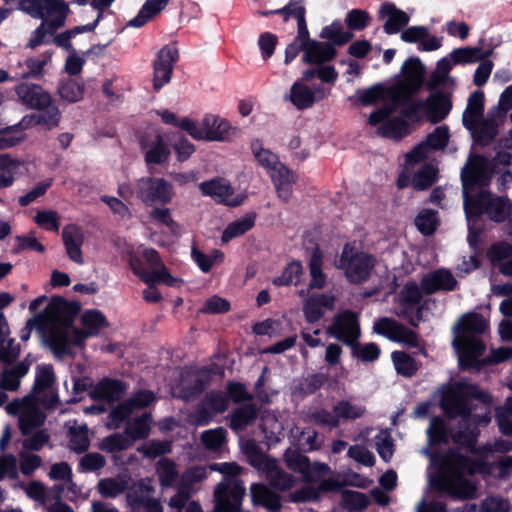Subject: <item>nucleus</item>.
Segmentation results:
<instances>
[{
	"label": "nucleus",
	"mask_w": 512,
	"mask_h": 512,
	"mask_svg": "<svg viewBox=\"0 0 512 512\" xmlns=\"http://www.w3.org/2000/svg\"><path fill=\"white\" fill-rule=\"evenodd\" d=\"M137 197L145 203L168 204L174 192L172 184L163 178L143 177L136 184Z\"/></svg>",
	"instance_id": "nucleus-15"
},
{
	"label": "nucleus",
	"mask_w": 512,
	"mask_h": 512,
	"mask_svg": "<svg viewBox=\"0 0 512 512\" xmlns=\"http://www.w3.org/2000/svg\"><path fill=\"white\" fill-rule=\"evenodd\" d=\"M303 62L309 64L320 65L332 60L336 56L334 47L325 42H306L305 48L302 50Z\"/></svg>",
	"instance_id": "nucleus-33"
},
{
	"label": "nucleus",
	"mask_w": 512,
	"mask_h": 512,
	"mask_svg": "<svg viewBox=\"0 0 512 512\" xmlns=\"http://www.w3.org/2000/svg\"><path fill=\"white\" fill-rule=\"evenodd\" d=\"M76 309L60 297L53 298L31 323L41 322L50 348L56 356L72 354L74 348H81L90 337H97L110 326L103 312L97 309H87L80 315L81 329L73 326Z\"/></svg>",
	"instance_id": "nucleus-2"
},
{
	"label": "nucleus",
	"mask_w": 512,
	"mask_h": 512,
	"mask_svg": "<svg viewBox=\"0 0 512 512\" xmlns=\"http://www.w3.org/2000/svg\"><path fill=\"white\" fill-rule=\"evenodd\" d=\"M320 36L337 45H343L352 39V34L343 29L341 22L336 21L324 27Z\"/></svg>",
	"instance_id": "nucleus-55"
},
{
	"label": "nucleus",
	"mask_w": 512,
	"mask_h": 512,
	"mask_svg": "<svg viewBox=\"0 0 512 512\" xmlns=\"http://www.w3.org/2000/svg\"><path fill=\"white\" fill-rule=\"evenodd\" d=\"M455 65L452 58H442L437 62L436 68L432 73L428 87L430 89H434L440 86H448L453 84V80L449 76V72L452 67Z\"/></svg>",
	"instance_id": "nucleus-42"
},
{
	"label": "nucleus",
	"mask_w": 512,
	"mask_h": 512,
	"mask_svg": "<svg viewBox=\"0 0 512 512\" xmlns=\"http://www.w3.org/2000/svg\"><path fill=\"white\" fill-rule=\"evenodd\" d=\"M326 95V90L321 85L311 88L303 81H295L284 99L290 101L295 108L303 110L312 107Z\"/></svg>",
	"instance_id": "nucleus-21"
},
{
	"label": "nucleus",
	"mask_w": 512,
	"mask_h": 512,
	"mask_svg": "<svg viewBox=\"0 0 512 512\" xmlns=\"http://www.w3.org/2000/svg\"><path fill=\"white\" fill-rule=\"evenodd\" d=\"M250 493L254 505L263 506L270 511H276L281 507L279 496L263 484H253Z\"/></svg>",
	"instance_id": "nucleus-38"
},
{
	"label": "nucleus",
	"mask_w": 512,
	"mask_h": 512,
	"mask_svg": "<svg viewBox=\"0 0 512 512\" xmlns=\"http://www.w3.org/2000/svg\"><path fill=\"white\" fill-rule=\"evenodd\" d=\"M132 446L131 438L123 433H114L101 440L99 449L108 453H116Z\"/></svg>",
	"instance_id": "nucleus-48"
},
{
	"label": "nucleus",
	"mask_w": 512,
	"mask_h": 512,
	"mask_svg": "<svg viewBox=\"0 0 512 512\" xmlns=\"http://www.w3.org/2000/svg\"><path fill=\"white\" fill-rule=\"evenodd\" d=\"M257 412L253 405L248 404L238 408L231 417L232 429L239 431L256 418Z\"/></svg>",
	"instance_id": "nucleus-59"
},
{
	"label": "nucleus",
	"mask_w": 512,
	"mask_h": 512,
	"mask_svg": "<svg viewBox=\"0 0 512 512\" xmlns=\"http://www.w3.org/2000/svg\"><path fill=\"white\" fill-rule=\"evenodd\" d=\"M54 490L74 503L86 500L89 496L88 493L83 491L82 486L73 480V477L64 483L56 484Z\"/></svg>",
	"instance_id": "nucleus-52"
},
{
	"label": "nucleus",
	"mask_w": 512,
	"mask_h": 512,
	"mask_svg": "<svg viewBox=\"0 0 512 512\" xmlns=\"http://www.w3.org/2000/svg\"><path fill=\"white\" fill-rule=\"evenodd\" d=\"M179 51L175 44L163 46L157 53L153 62V87L161 89L171 80L175 63L178 61Z\"/></svg>",
	"instance_id": "nucleus-16"
},
{
	"label": "nucleus",
	"mask_w": 512,
	"mask_h": 512,
	"mask_svg": "<svg viewBox=\"0 0 512 512\" xmlns=\"http://www.w3.org/2000/svg\"><path fill=\"white\" fill-rule=\"evenodd\" d=\"M504 119H498L493 115L491 110L487 116L478 120L473 128H467L473 135L474 139L481 145H486L492 141L498 134L499 127L503 124Z\"/></svg>",
	"instance_id": "nucleus-29"
},
{
	"label": "nucleus",
	"mask_w": 512,
	"mask_h": 512,
	"mask_svg": "<svg viewBox=\"0 0 512 512\" xmlns=\"http://www.w3.org/2000/svg\"><path fill=\"white\" fill-rule=\"evenodd\" d=\"M169 0H147L138 14L129 20L127 26L139 28L150 21L155 15L160 13L168 4Z\"/></svg>",
	"instance_id": "nucleus-39"
},
{
	"label": "nucleus",
	"mask_w": 512,
	"mask_h": 512,
	"mask_svg": "<svg viewBox=\"0 0 512 512\" xmlns=\"http://www.w3.org/2000/svg\"><path fill=\"white\" fill-rule=\"evenodd\" d=\"M10 415H19V427L25 436L23 447L27 450L38 451L49 440L48 433L40 429L45 422V414L31 402L13 401L6 406Z\"/></svg>",
	"instance_id": "nucleus-7"
},
{
	"label": "nucleus",
	"mask_w": 512,
	"mask_h": 512,
	"mask_svg": "<svg viewBox=\"0 0 512 512\" xmlns=\"http://www.w3.org/2000/svg\"><path fill=\"white\" fill-rule=\"evenodd\" d=\"M398 300L402 306L395 313L408 318L409 314L416 308L421 300V291L416 283H407L401 290Z\"/></svg>",
	"instance_id": "nucleus-37"
},
{
	"label": "nucleus",
	"mask_w": 512,
	"mask_h": 512,
	"mask_svg": "<svg viewBox=\"0 0 512 512\" xmlns=\"http://www.w3.org/2000/svg\"><path fill=\"white\" fill-rule=\"evenodd\" d=\"M490 261L498 265L501 273L512 276V245L507 242L494 244L488 251Z\"/></svg>",
	"instance_id": "nucleus-34"
},
{
	"label": "nucleus",
	"mask_w": 512,
	"mask_h": 512,
	"mask_svg": "<svg viewBox=\"0 0 512 512\" xmlns=\"http://www.w3.org/2000/svg\"><path fill=\"white\" fill-rule=\"evenodd\" d=\"M388 107L378 109L370 114L369 124L378 126V132L384 137L400 139L409 134V124L402 117H392Z\"/></svg>",
	"instance_id": "nucleus-17"
},
{
	"label": "nucleus",
	"mask_w": 512,
	"mask_h": 512,
	"mask_svg": "<svg viewBox=\"0 0 512 512\" xmlns=\"http://www.w3.org/2000/svg\"><path fill=\"white\" fill-rule=\"evenodd\" d=\"M490 396L481 391L478 386L466 382L455 384L447 390L441 400V407L450 418L461 417V426L457 432L450 433L444 421L435 417L430 421L427 435L431 444L446 443L451 437L453 442L468 448L475 456V460L488 461L493 451L507 452L512 444L506 441H497L493 446L476 449V439L479 435L478 425L490 422V411L487 405Z\"/></svg>",
	"instance_id": "nucleus-1"
},
{
	"label": "nucleus",
	"mask_w": 512,
	"mask_h": 512,
	"mask_svg": "<svg viewBox=\"0 0 512 512\" xmlns=\"http://www.w3.org/2000/svg\"><path fill=\"white\" fill-rule=\"evenodd\" d=\"M38 110L40 111L39 113L29 118H23L19 125L0 131V150L15 146L21 142L25 137L22 129L30 125H43L48 130L54 129L59 125L61 113L52 101L47 106Z\"/></svg>",
	"instance_id": "nucleus-10"
},
{
	"label": "nucleus",
	"mask_w": 512,
	"mask_h": 512,
	"mask_svg": "<svg viewBox=\"0 0 512 512\" xmlns=\"http://www.w3.org/2000/svg\"><path fill=\"white\" fill-rule=\"evenodd\" d=\"M59 96L66 102L75 103L84 96V85L75 81L67 80L61 83L58 88Z\"/></svg>",
	"instance_id": "nucleus-56"
},
{
	"label": "nucleus",
	"mask_w": 512,
	"mask_h": 512,
	"mask_svg": "<svg viewBox=\"0 0 512 512\" xmlns=\"http://www.w3.org/2000/svg\"><path fill=\"white\" fill-rule=\"evenodd\" d=\"M490 178L491 171L487 160L476 155L470 156L461 172L464 210L469 222L480 214H486L495 222H502L512 212L509 199L492 196L486 190Z\"/></svg>",
	"instance_id": "nucleus-4"
},
{
	"label": "nucleus",
	"mask_w": 512,
	"mask_h": 512,
	"mask_svg": "<svg viewBox=\"0 0 512 512\" xmlns=\"http://www.w3.org/2000/svg\"><path fill=\"white\" fill-rule=\"evenodd\" d=\"M19 101L33 109H42L51 102L50 95L39 85L23 83L16 87Z\"/></svg>",
	"instance_id": "nucleus-30"
},
{
	"label": "nucleus",
	"mask_w": 512,
	"mask_h": 512,
	"mask_svg": "<svg viewBox=\"0 0 512 512\" xmlns=\"http://www.w3.org/2000/svg\"><path fill=\"white\" fill-rule=\"evenodd\" d=\"M334 413L337 415L338 422L340 420H355L364 415L365 407L348 400H342L335 404Z\"/></svg>",
	"instance_id": "nucleus-51"
},
{
	"label": "nucleus",
	"mask_w": 512,
	"mask_h": 512,
	"mask_svg": "<svg viewBox=\"0 0 512 512\" xmlns=\"http://www.w3.org/2000/svg\"><path fill=\"white\" fill-rule=\"evenodd\" d=\"M156 472L161 485L164 487L172 485L177 477V471L174 462L167 458H162L158 461Z\"/></svg>",
	"instance_id": "nucleus-64"
},
{
	"label": "nucleus",
	"mask_w": 512,
	"mask_h": 512,
	"mask_svg": "<svg viewBox=\"0 0 512 512\" xmlns=\"http://www.w3.org/2000/svg\"><path fill=\"white\" fill-rule=\"evenodd\" d=\"M493 171L502 176L503 182H512V154L499 152L494 159Z\"/></svg>",
	"instance_id": "nucleus-63"
},
{
	"label": "nucleus",
	"mask_w": 512,
	"mask_h": 512,
	"mask_svg": "<svg viewBox=\"0 0 512 512\" xmlns=\"http://www.w3.org/2000/svg\"><path fill=\"white\" fill-rule=\"evenodd\" d=\"M488 328L487 320L477 313L463 315L453 326L454 338L452 345L456 350L462 367L478 364V359L484 351V346L477 335Z\"/></svg>",
	"instance_id": "nucleus-6"
},
{
	"label": "nucleus",
	"mask_w": 512,
	"mask_h": 512,
	"mask_svg": "<svg viewBox=\"0 0 512 512\" xmlns=\"http://www.w3.org/2000/svg\"><path fill=\"white\" fill-rule=\"evenodd\" d=\"M181 125L197 141L228 142L238 134L237 127L216 114H206L199 121L185 120Z\"/></svg>",
	"instance_id": "nucleus-9"
},
{
	"label": "nucleus",
	"mask_w": 512,
	"mask_h": 512,
	"mask_svg": "<svg viewBox=\"0 0 512 512\" xmlns=\"http://www.w3.org/2000/svg\"><path fill=\"white\" fill-rule=\"evenodd\" d=\"M201 193L212 197L215 201L230 205H240L246 198V194L236 193L230 184L224 179H212L199 185Z\"/></svg>",
	"instance_id": "nucleus-20"
},
{
	"label": "nucleus",
	"mask_w": 512,
	"mask_h": 512,
	"mask_svg": "<svg viewBox=\"0 0 512 512\" xmlns=\"http://www.w3.org/2000/svg\"><path fill=\"white\" fill-rule=\"evenodd\" d=\"M491 50L483 51L477 47H465L454 50L450 56L456 63H475L490 56Z\"/></svg>",
	"instance_id": "nucleus-49"
},
{
	"label": "nucleus",
	"mask_w": 512,
	"mask_h": 512,
	"mask_svg": "<svg viewBox=\"0 0 512 512\" xmlns=\"http://www.w3.org/2000/svg\"><path fill=\"white\" fill-rule=\"evenodd\" d=\"M18 9L49 24L51 30L63 27L70 11L64 0H20Z\"/></svg>",
	"instance_id": "nucleus-11"
},
{
	"label": "nucleus",
	"mask_w": 512,
	"mask_h": 512,
	"mask_svg": "<svg viewBox=\"0 0 512 512\" xmlns=\"http://www.w3.org/2000/svg\"><path fill=\"white\" fill-rule=\"evenodd\" d=\"M380 16L385 20L383 29L387 34H396L409 22V16L392 3H384Z\"/></svg>",
	"instance_id": "nucleus-32"
},
{
	"label": "nucleus",
	"mask_w": 512,
	"mask_h": 512,
	"mask_svg": "<svg viewBox=\"0 0 512 512\" xmlns=\"http://www.w3.org/2000/svg\"><path fill=\"white\" fill-rule=\"evenodd\" d=\"M274 184L277 196L288 201L292 195L293 185L296 183L298 176L284 164L270 174Z\"/></svg>",
	"instance_id": "nucleus-31"
},
{
	"label": "nucleus",
	"mask_w": 512,
	"mask_h": 512,
	"mask_svg": "<svg viewBox=\"0 0 512 512\" xmlns=\"http://www.w3.org/2000/svg\"><path fill=\"white\" fill-rule=\"evenodd\" d=\"M373 330L391 341L400 342L411 347L418 345L416 333L407 329L392 318L384 317L375 321Z\"/></svg>",
	"instance_id": "nucleus-23"
},
{
	"label": "nucleus",
	"mask_w": 512,
	"mask_h": 512,
	"mask_svg": "<svg viewBox=\"0 0 512 512\" xmlns=\"http://www.w3.org/2000/svg\"><path fill=\"white\" fill-rule=\"evenodd\" d=\"M250 147L257 163L264 168L269 175L283 165L278 156L271 150L265 148L259 139L252 140Z\"/></svg>",
	"instance_id": "nucleus-36"
},
{
	"label": "nucleus",
	"mask_w": 512,
	"mask_h": 512,
	"mask_svg": "<svg viewBox=\"0 0 512 512\" xmlns=\"http://www.w3.org/2000/svg\"><path fill=\"white\" fill-rule=\"evenodd\" d=\"M144 259L149 263L151 271L143 269L136 261H131L133 272L144 281L148 288L143 291V297L147 302L157 303L162 299L160 292L154 287L156 283H163L167 286H178L180 279L172 276L161 262L159 254L154 249H145Z\"/></svg>",
	"instance_id": "nucleus-8"
},
{
	"label": "nucleus",
	"mask_w": 512,
	"mask_h": 512,
	"mask_svg": "<svg viewBox=\"0 0 512 512\" xmlns=\"http://www.w3.org/2000/svg\"><path fill=\"white\" fill-rule=\"evenodd\" d=\"M54 382L55 376L52 366H38L33 392L21 402L29 401L36 407H39V404L45 407L53 406L57 402V394L53 387Z\"/></svg>",
	"instance_id": "nucleus-14"
},
{
	"label": "nucleus",
	"mask_w": 512,
	"mask_h": 512,
	"mask_svg": "<svg viewBox=\"0 0 512 512\" xmlns=\"http://www.w3.org/2000/svg\"><path fill=\"white\" fill-rule=\"evenodd\" d=\"M327 334L335 339L354 346L360 336V326L357 315L351 311L340 313L327 328Z\"/></svg>",
	"instance_id": "nucleus-18"
},
{
	"label": "nucleus",
	"mask_w": 512,
	"mask_h": 512,
	"mask_svg": "<svg viewBox=\"0 0 512 512\" xmlns=\"http://www.w3.org/2000/svg\"><path fill=\"white\" fill-rule=\"evenodd\" d=\"M374 265L375 259L373 256L350 244L345 245L337 263V267L344 271L345 276L352 283L365 281Z\"/></svg>",
	"instance_id": "nucleus-12"
},
{
	"label": "nucleus",
	"mask_w": 512,
	"mask_h": 512,
	"mask_svg": "<svg viewBox=\"0 0 512 512\" xmlns=\"http://www.w3.org/2000/svg\"><path fill=\"white\" fill-rule=\"evenodd\" d=\"M431 464L437 468L434 478L430 476L440 491L457 499H473L477 496L475 473L507 477L512 475V457H502L497 463L471 460L456 450H450L439 456L431 457Z\"/></svg>",
	"instance_id": "nucleus-3"
},
{
	"label": "nucleus",
	"mask_w": 512,
	"mask_h": 512,
	"mask_svg": "<svg viewBox=\"0 0 512 512\" xmlns=\"http://www.w3.org/2000/svg\"><path fill=\"white\" fill-rule=\"evenodd\" d=\"M250 463L266 474L267 479L273 487L279 490H289L294 487V478L279 469L276 461L269 456L265 454H255L251 456Z\"/></svg>",
	"instance_id": "nucleus-19"
},
{
	"label": "nucleus",
	"mask_w": 512,
	"mask_h": 512,
	"mask_svg": "<svg viewBox=\"0 0 512 512\" xmlns=\"http://www.w3.org/2000/svg\"><path fill=\"white\" fill-rule=\"evenodd\" d=\"M451 107L452 103L447 95L434 92L425 101H419L408 106L405 110V116L417 118L420 113H424L430 122L438 123L449 114Z\"/></svg>",
	"instance_id": "nucleus-13"
},
{
	"label": "nucleus",
	"mask_w": 512,
	"mask_h": 512,
	"mask_svg": "<svg viewBox=\"0 0 512 512\" xmlns=\"http://www.w3.org/2000/svg\"><path fill=\"white\" fill-rule=\"evenodd\" d=\"M449 139V130L447 126L437 127L425 142L420 143L411 152L406 155L407 166H411L424 159L429 158L432 150L444 149Z\"/></svg>",
	"instance_id": "nucleus-22"
},
{
	"label": "nucleus",
	"mask_w": 512,
	"mask_h": 512,
	"mask_svg": "<svg viewBox=\"0 0 512 512\" xmlns=\"http://www.w3.org/2000/svg\"><path fill=\"white\" fill-rule=\"evenodd\" d=\"M151 422L150 414L145 413L128 422L124 432L131 438L132 443L136 440L144 439L150 433Z\"/></svg>",
	"instance_id": "nucleus-44"
},
{
	"label": "nucleus",
	"mask_w": 512,
	"mask_h": 512,
	"mask_svg": "<svg viewBox=\"0 0 512 512\" xmlns=\"http://www.w3.org/2000/svg\"><path fill=\"white\" fill-rule=\"evenodd\" d=\"M436 213L429 209L421 210L415 218V225L423 235H431L438 226Z\"/></svg>",
	"instance_id": "nucleus-57"
},
{
	"label": "nucleus",
	"mask_w": 512,
	"mask_h": 512,
	"mask_svg": "<svg viewBox=\"0 0 512 512\" xmlns=\"http://www.w3.org/2000/svg\"><path fill=\"white\" fill-rule=\"evenodd\" d=\"M335 307V297L331 294H313L303 305V313L310 323L317 322L327 312Z\"/></svg>",
	"instance_id": "nucleus-27"
},
{
	"label": "nucleus",
	"mask_w": 512,
	"mask_h": 512,
	"mask_svg": "<svg viewBox=\"0 0 512 512\" xmlns=\"http://www.w3.org/2000/svg\"><path fill=\"white\" fill-rule=\"evenodd\" d=\"M402 73L396 88L399 96L409 97L423 84L424 66L418 58H410L403 64Z\"/></svg>",
	"instance_id": "nucleus-24"
},
{
	"label": "nucleus",
	"mask_w": 512,
	"mask_h": 512,
	"mask_svg": "<svg viewBox=\"0 0 512 512\" xmlns=\"http://www.w3.org/2000/svg\"><path fill=\"white\" fill-rule=\"evenodd\" d=\"M87 425L72 426L69 429V447L76 453L84 452L88 449L90 440Z\"/></svg>",
	"instance_id": "nucleus-50"
},
{
	"label": "nucleus",
	"mask_w": 512,
	"mask_h": 512,
	"mask_svg": "<svg viewBox=\"0 0 512 512\" xmlns=\"http://www.w3.org/2000/svg\"><path fill=\"white\" fill-rule=\"evenodd\" d=\"M437 169L432 164H426L417 171L412 180V186L417 190L429 188L436 180Z\"/></svg>",
	"instance_id": "nucleus-58"
},
{
	"label": "nucleus",
	"mask_w": 512,
	"mask_h": 512,
	"mask_svg": "<svg viewBox=\"0 0 512 512\" xmlns=\"http://www.w3.org/2000/svg\"><path fill=\"white\" fill-rule=\"evenodd\" d=\"M22 166V162L13 160L8 155H0V188L12 185Z\"/></svg>",
	"instance_id": "nucleus-45"
},
{
	"label": "nucleus",
	"mask_w": 512,
	"mask_h": 512,
	"mask_svg": "<svg viewBox=\"0 0 512 512\" xmlns=\"http://www.w3.org/2000/svg\"><path fill=\"white\" fill-rule=\"evenodd\" d=\"M62 240L69 259L78 265H83L84 233L82 228L76 224L66 225L62 230Z\"/></svg>",
	"instance_id": "nucleus-26"
},
{
	"label": "nucleus",
	"mask_w": 512,
	"mask_h": 512,
	"mask_svg": "<svg viewBox=\"0 0 512 512\" xmlns=\"http://www.w3.org/2000/svg\"><path fill=\"white\" fill-rule=\"evenodd\" d=\"M457 281L447 269H438L423 277L421 288L426 294L455 289Z\"/></svg>",
	"instance_id": "nucleus-28"
},
{
	"label": "nucleus",
	"mask_w": 512,
	"mask_h": 512,
	"mask_svg": "<svg viewBox=\"0 0 512 512\" xmlns=\"http://www.w3.org/2000/svg\"><path fill=\"white\" fill-rule=\"evenodd\" d=\"M154 489L150 481L140 480L133 484L127 493V502L134 512H141L146 506L145 499L154 500L152 496Z\"/></svg>",
	"instance_id": "nucleus-35"
},
{
	"label": "nucleus",
	"mask_w": 512,
	"mask_h": 512,
	"mask_svg": "<svg viewBox=\"0 0 512 512\" xmlns=\"http://www.w3.org/2000/svg\"><path fill=\"white\" fill-rule=\"evenodd\" d=\"M191 257L202 272L208 273L214 265L223 262L224 253L215 249L209 254H205L196 247H192Z\"/></svg>",
	"instance_id": "nucleus-46"
},
{
	"label": "nucleus",
	"mask_w": 512,
	"mask_h": 512,
	"mask_svg": "<svg viewBox=\"0 0 512 512\" xmlns=\"http://www.w3.org/2000/svg\"><path fill=\"white\" fill-rule=\"evenodd\" d=\"M484 94L481 91L474 92L468 100L467 107L462 115V121L466 128H473L474 124L483 117Z\"/></svg>",
	"instance_id": "nucleus-40"
},
{
	"label": "nucleus",
	"mask_w": 512,
	"mask_h": 512,
	"mask_svg": "<svg viewBox=\"0 0 512 512\" xmlns=\"http://www.w3.org/2000/svg\"><path fill=\"white\" fill-rule=\"evenodd\" d=\"M322 255L318 250H315L311 255L309 262V269L311 280L309 286L311 288L321 289L324 287L326 278L324 273L322 272Z\"/></svg>",
	"instance_id": "nucleus-54"
},
{
	"label": "nucleus",
	"mask_w": 512,
	"mask_h": 512,
	"mask_svg": "<svg viewBox=\"0 0 512 512\" xmlns=\"http://www.w3.org/2000/svg\"><path fill=\"white\" fill-rule=\"evenodd\" d=\"M125 391L126 387L121 381L106 379L97 384L94 393L105 401L113 402L120 399Z\"/></svg>",
	"instance_id": "nucleus-43"
},
{
	"label": "nucleus",
	"mask_w": 512,
	"mask_h": 512,
	"mask_svg": "<svg viewBox=\"0 0 512 512\" xmlns=\"http://www.w3.org/2000/svg\"><path fill=\"white\" fill-rule=\"evenodd\" d=\"M509 387L512 390V383ZM496 420L503 434L512 435V397L508 398L505 404L497 409Z\"/></svg>",
	"instance_id": "nucleus-62"
},
{
	"label": "nucleus",
	"mask_w": 512,
	"mask_h": 512,
	"mask_svg": "<svg viewBox=\"0 0 512 512\" xmlns=\"http://www.w3.org/2000/svg\"><path fill=\"white\" fill-rule=\"evenodd\" d=\"M29 370V364L21 362L15 365L12 369L6 370L3 373L1 384L5 390H16L20 385V378L23 377Z\"/></svg>",
	"instance_id": "nucleus-53"
},
{
	"label": "nucleus",
	"mask_w": 512,
	"mask_h": 512,
	"mask_svg": "<svg viewBox=\"0 0 512 512\" xmlns=\"http://www.w3.org/2000/svg\"><path fill=\"white\" fill-rule=\"evenodd\" d=\"M391 358L396 371L406 377L412 376L417 371L415 360L404 352L395 351Z\"/></svg>",
	"instance_id": "nucleus-60"
},
{
	"label": "nucleus",
	"mask_w": 512,
	"mask_h": 512,
	"mask_svg": "<svg viewBox=\"0 0 512 512\" xmlns=\"http://www.w3.org/2000/svg\"><path fill=\"white\" fill-rule=\"evenodd\" d=\"M285 462L289 469L299 472L303 481L307 483L305 487L290 494L293 502H308L317 500L322 491H330L337 487L335 481L326 479L331 472L330 467L325 463H309L306 456L296 450H287Z\"/></svg>",
	"instance_id": "nucleus-5"
},
{
	"label": "nucleus",
	"mask_w": 512,
	"mask_h": 512,
	"mask_svg": "<svg viewBox=\"0 0 512 512\" xmlns=\"http://www.w3.org/2000/svg\"><path fill=\"white\" fill-rule=\"evenodd\" d=\"M255 223L253 215H246L230 223L222 233V241L227 243L233 238L239 237L249 231Z\"/></svg>",
	"instance_id": "nucleus-47"
},
{
	"label": "nucleus",
	"mask_w": 512,
	"mask_h": 512,
	"mask_svg": "<svg viewBox=\"0 0 512 512\" xmlns=\"http://www.w3.org/2000/svg\"><path fill=\"white\" fill-rule=\"evenodd\" d=\"M140 147L144 154L145 163L149 167L166 163L171 155L169 145L159 133L143 138Z\"/></svg>",
	"instance_id": "nucleus-25"
},
{
	"label": "nucleus",
	"mask_w": 512,
	"mask_h": 512,
	"mask_svg": "<svg viewBox=\"0 0 512 512\" xmlns=\"http://www.w3.org/2000/svg\"><path fill=\"white\" fill-rule=\"evenodd\" d=\"M303 274V267L300 262L292 261L287 265L282 275L276 277L273 282L277 286L298 284Z\"/></svg>",
	"instance_id": "nucleus-61"
},
{
	"label": "nucleus",
	"mask_w": 512,
	"mask_h": 512,
	"mask_svg": "<svg viewBox=\"0 0 512 512\" xmlns=\"http://www.w3.org/2000/svg\"><path fill=\"white\" fill-rule=\"evenodd\" d=\"M128 487L126 476H117L100 479L97 483V491L106 498H115L122 494Z\"/></svg>",
	"instance_id": "nucleus-41"
}]
</instances>
